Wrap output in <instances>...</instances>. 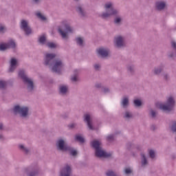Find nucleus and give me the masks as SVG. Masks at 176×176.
<instances>
[{"label":"nucleus","mask_w":176,"mask_h":176,"mask_svg":"<svg viewBox=\"0 0 176 176\" xmlns=\"http://www.w3.org/2000/svg\"><path fill=\"white\" fill-rule=\"evenodd\" d=\"M91 146L95 151L96 157H103L104 159H109L112 157V153H108L102 148V143L99 140H94L91 142Z\"/></svg>","instance_id":"nucleus-1"},{"label":"nucleus","mask_w":176,"mask_h":176,"mask_svg":"<svg viewBox=\"0 0 176 176\" xmlns=\"http://www.w3.org/2000/svg\"><path fill=\"white\" fill-rule=\"evenodd\" d=\"M18 75L19 78L22 79L28 93H34V91H35V89H36L35 83L34 82V79L30 78L24 69L19 70Z\"/></svg>","instance_id":"nucleus-2"},{"label":"nucleus","mask_w":176,"mask_h":176,"mask_svg":"<svg viewBox=\"0 0 176 176\" xmlns=\"http://www.w3.org/2000/svg\"><path fill=\"white\" fill-rule=\"evenodd\" d=\"M12 112L15 116H19L22 120H28L31 114L30 113V107L20 104H15L12 109Z\"/></svg>","instance_id":"nucleus-3"},{"label":"nucleus","mask_w":176,"mask_h":176,"mask_svg":"<svg viewBox=\"0 0 176 176\" xmlns=\"http://www.w3.org/2000/svg\"><path fill=\"white\" fill-rule=\"evenodd\" d=\"M62 24L65 30H63V28L61 27H58V32L59 35H60L62 39L67 41L69 38V34H74V28H72L67 21H63Z\"/></svg>","instance_id":"nucleus-4"},{"label":"nucleus","mask_w":176,"mask_h":176,"mask_svg":"<svg viewBox=\"0 0 176 176\" xmlns=\"http://www.w3.org/2000/svg\"><path fill=\"white\" fill-rule=\"evenodd\" d=\"M84 122L86 123L87 129L89 131H98L101 124H102L101 122H98L96 126H94L93 119L91 118V115L90 113H86L84 115Z\"/></svg>","instance_id":"nucleus-5"},{"label":"nucleus","mask_w":176,"mask_h":176,"mask_svg":"<svg viewBox=\"0 0 176 176\" xmlns=\"http://www.w3.org/2000/svg\"><path fill=\"white\" fill-rule=\"evenodd\" d=\"M175 107V99L173 96H169L165 104H160V109L166 113H170L174 111V107Z\"/></svg>","instance_id":"nucleus-6"},{"label":"nucleus","mask_w":176,"mask_h":176,"mask_svg":"<svg viewBox=\"0 0 176 176\" xmlns=\"http://www.w3.org/2000/svg\"><path fill=\"white\" fill-rule=\"evenodd\" d=\"M23 173L26 176H38L41 173V168L38 165H32L25 168Z\"/></svg>","instance_id":"nucleus-7"},{"label":"nucleus","mask_w":176,"mask_h":176,"mask_svg":"<svg viewBox=\"0 0 176 176\" xmlns=\"http://www.w3.org/2000/svg\"><path fill=\"white\" fill-rule=\"evenodd\" d=\"M64 67V63L63 60L60 58H56L54 60L52 65L50 69H51L52 72H55V74H58V75L61 74V71Z\"/></svg>","instance_id":"nucleus-8"},{"label":"nucleus","mask_w":176,"mask_h":176,"mask_svg":"<svg viewBox=\"0 0 176 176\" xmlns=\"http://www.w3.org/2000/svg\"><path fill=\"white\" fill-rule=\"evenodd\" d=\"M20 28L25 32V35L26 36H30V35H32L34 34V31L31 26L28 24V21L25 19H22L20 23Z\"/></svg>","instance_id":"nucleus-9"},{"label":"nucleus","mask_w":176,"mask_h":176,"mask_svg":"<svg viewBox=\"0 0 176 176\" xmlns=\"http://www.w3.org/2000/svg\"><path fill=\"white\" fill-rule=\"evenodd\" d=\"M113 45L116 49H124L126 47V39L123 36H116L113 39Z\"/></svg>","instance_id":"nucleus-10"},{"label":"nucleus","mask_w":176,"mask_h":176,"mask_svg":"<svg viewBox=\"0 0 176 176\" xmlns=\"http://www.w3.org/2000/svg\"><path fill=\"white\" fill-rule=\"evenodd\" d=\"M16 47V41L13 39H10L8 42L0 44V52H6L9 49L14 50Z\"/></svg>","instance_id":"nucleus-11"},{"label":"nucleus","mask_w":176,"mask_h":176,"mask_svg":"<svg viewBox=\"0 0 176 176\" xmlns=\"http://www.w3.org/2000/svg\"><path fill=\"white\" fill-rule=\"evenodd\" d=\"M56 146L57 151H60V152H67V149L69 145L67 144V140H65V139L59 138L56 142Z\"/></svg>","instance_id":"nucleus-12"},{"label":"nucleus","mask_w":176,"mask_h":176,"mask_svg":"<svg viewBox=\"0 0 176 176\" xmlns=\"http://www.w3.org/2000/svg\"><path fill=\"white\" fill-rule=\"evenodd\" d=\"M54 58H56V54H45L44 56V65L49 67V68H52V65H53L54 60H56Z\"/></svg>","instance_id":"nucleus-13"},{"label":"nucleus","mask_w":176,"mask_h":176,"mask_svg":"<svg viewBox=\"0 0 176 176\" xmlns=\"http://www.w3.org/2000/svg\"><path fill=\"white\" fill-rule=\"evenodd\" d=\"M96 54L100 58H108L111 54V50L109 48L101 47L96 49Z\"/></svg>","instance_id":"nucleus-14"},{"label":"nucleus","mask_w":176,"mask_h":176,"mask_svg":"<svg viewBox=\"0 0 176 176\" xmlns=\"http://www.w3.org/2000/svg\"><path fill=\"white\" fill-rule=\"evenodd\" d=\"M116 14H119V11L113 8L106 10V12H102L100 15H99V17H101V19H102L103 20H107V19H109L111 16H115Z\"/></svg>","instance_id":"nucleus-15"},{"label":"nucleus","mask_w":176,"mask_h":176,"mask_svg":"<svg viewBox=\"0 0 176 176\" xmlns=\"http://www.w3.org/2000/svg\"><path fill=\"white\" fill-rule=\"evenodd\" d=\"M164 68H166V65L164 63H161L157 66L154 67L152 69V74L154 76H160L164 72Z\"/></svg>","instance_id":"nucleus-16"},{"label":"nucleus","mask_w":176,"mask_h":176,"mask_svg":"<svg viewBox=\"0 0 176 176\" xmlns=\"http://www.w3.org/2000/svg\"><path fill=\"white\" fill-rule=\"evenodd\" d=\"M76 11L81 19H86V17H87V12H86L85 6L80 4L78 5L76 7Z\"/></svg>","instance_id":"nucleus-17"},{"label":"nucleus","mask_w":176,"mask_h":176,"mask_svg":"<svg viewBox=\"0 0 176 176\" xmlns=\"http://www.w3.org/2000/svg\"><path fill=\"white\" fill-rule=\"evenodd\" d=\"M72 167H71V166L68 164L63 166L59 172V176H72Z\"/></svg>","instance_id":"nucleus-18"},{"label":"nucleus","mask_w":176,"mask_h":176,"mask_svg":"<svg viewBox=\"0 0 176 176\" xmlns=\"http://www.w3.org/2000/svg\"><path fill=\"white\" fill-rule=\"evenodd\" d=\"M17 64H19L17 59L16 58H12L10 60V67L8 69V73L13 74L16 71V68H17Z\"/></svg>","instance_id":"nucleus-19"},{"label":"nucleus","mask_w":176,"mask_h":176,"mask_svg":"<svg viewBox=\"0 0 176 176\" xmlns=\"http://www.w3.org/2000/svg\"><path fill=\"white\" fill-rule=\"evenodd\" d=\"M69 93V90L67 85H60L58 86V94L62 97H67Z\"/></svg>","instance_id":"nucleus-20"},{"label":"nucleus","mask_w":176,"mask_h":176,"mask_svg":"<svg viewBox=\"0 0 176 176\" xmlns=\"http://www.w3.org/2000/svg\"><path fill=\"white\" fill-rule=\"evenodd\" d=\"M126 72L130 76L135 75V65L134 63H128L126 65Z\"/></svg>","instance_id":"nucleus-21"},{"label":"nucleus","mask_w":176,"mask_h":176,"mask_svg":"<svg viewBox=\"0 0 176 176\" xmlns=\"http://www.w3.org/2000/svg\"><path fill=\"white\" fill-rule=\"evenodd\" d=\"M171 45V50L168 52V57L169 58H174V57H176V43L174 41H172L170 42Z\"/></svg>","instance_id":"nucleus-22"},{"label":"nucleus","mask_w":176,"mask_h":176,"mask_svg":"<svg viewBox=\"0 0 176 176\" xmlns=\"http://www.w3.org/2000/svg\"><path fill=\"white\" fill-rule=\"evenodd\" d=\"M113 23L116 25V27H120V25L123 24V17L122 15L119 14H116L113 17Z\"/></svg>","instance_id":"nucleus-23"},{"label":"nucleus","mask_w":176,"mask_h":176,"mask_svg":"<svg viewBox=\"0 0 176 176\" xmlns=\"http://www.w3.org/2000/svg\"><path fill=\"white\" fill-rule=\"evenodd\" d=\"M155 10L158 12H162V10H164L166 8V2L163 1H157L155 4Z\"/></svg>","instance_id":"nucleus-24"},{"label":"nucleus","mask_w":176,"mask_h":176,"mask_svg":"<svg viewBox=\"0 0 176 176\" xmlns=\"http://www.w3.org/2000/svg\"><path fill=\"white\" fill-rule=\"evenodd\" d=\"M121 107L124 109H127L128 107H130V99L129 96H124L121 100Z\"/></svg>","instance_id":"nucleus-25"},{"label":"nucleus","mask_w":176,"mask_h":176,"mask_svg":"<svg viewBox=\"0 0 176 176\" xmlns=\"http://www.w3.org/2000/svg\"><path fill=\"white\" fill-rule=\"evenodd\" d=\"M134 115L133 114V112L130 110H126L123 113V118L124 120H126V122H129V120H131V119H133Z\"/></svg>","instance_id":"nucleus-26"},{"label":"nucleus","mask_w":176,"mask_h":176,"mask_svg":"<svg viewBox=\"0 0 176 176\" xmlns=\"http://www.w3.org/2000/svg\"><path fill=\"white\" fill-rule=\"evenodd\" d=\"M18 148L19 151L25 153V155H30L31 153V148L27 147L24 144H19Z\"/></svg>","instance_id":"nucleus-27"},{"label":"nucleus","mask_w":176,"mask_h":176,"mask_svg":"<svg viewBox=\"0 0 176 176\" xmlns=\"http://www.w3.org/2000/svg\"><path fill=\"white\" fill-rule=\"evenodd\" d=\"M140 156H141V166L142 167H146V166L149 164V162L148 161V158L146 157V155H145V153H142L140 154Z\"/></svg>","instance_id":"nucleus-28"},{"label":"nucleus","mask_w":176,"mask_h":176,"mask_svg":"<svg viewBox=\"0 0 176 176\" xmlns=\"http://www.w3.org/2000/svg\"><path fill=\"white\" fill-rule=\"evenodd\" d=\"M122 173L124 175L126 176L134 175V170H133V168H131V166L124 167Z\"/></svg>","instance_id":"nucleus-29"},{"label":"nucleus","mask_w":176,"mask_h":176,"mask_svg":"<svg viewBox=\"0 0 176 176\" xmlns=\"http://www.w3.org/2000/svg\"><path fill=\"white\" fill-rule=\"evenodd\" d=\"M78 75H79V70L74 69V74L71 76V81L73 83H76L77 82H79V77H78Z\"/></svg>","instance_id":"nucleus-30"},{"label":"nucleus","mask_w":176,"mask_h":176,"mask_svg":"<svg viewBox=\"0 0 176 176\" xmlns=\"http://www.w3.org/2000/svg\"><path fill=\"white\" fill-rule=\"evenodd\" d=\"M66 152H69L70 156H73V157L78 156V151L71 146H68L67 149H66Z\"/></svg>","instance_id":"nucleus-31"},{"label":"nucleus","mask_w":176,"mask_h":176,"mask_svg":"<svg viewBox=\"0 0 176 176\" xmlns=\"http://www.w3.org/2000/svg\"><path fill=\"white\" fill-rule=\"evenodd\" d=\"M8 89V81L0 80V90H6Z\"/></svg>","instance_id":"nucleus-32"},{"label":"nucleus","mask_w":176,"mask_h":176,"mask_svg":"<svg viewBox=\"0 0 176 176\" xmlns=\"http://www.w3.org/2000/svg\"><path fill=\"white\" fill-rule=\"evenodd\" d=\"M148 116L151 119H156V117L157 116V111H156V110L151 109L149 110Z\"/></svg>","instance_id":"nucleus-33"},{"label":"nucleus","mask_w":176,"mask_h":176,"mask_svg":"<svg viewBox=\"0 0 176 176\" xmlns=\"http://www.w3.org/2000/svg\"><path fill=\"white\" fill-rule=\"evenodd\" d=\"M162 78L165 82H168L170 80V74L167 72H164L162 74Z\"/></svg>","instance_id":"nucleus-34"},{"label":"nucleus","mask_w":176,"mask_h":176,"mask_svg":"<svg viewBox=\"0 0 176 176\" xmlns=\"http://www.w3.org/2000/svg\"><path fill=\"white\" fill-rule=\"evenodd\" d=\"M76 42L78 46H84L85 45V41L83 40V38L82 37H76Z\"/></svg>","instance_id":"nucleus-35"},{"label":"nucleus","mask_w":176,"mask_h":176,"mask_svg":"<svg viewBox=\"0 0 176 176\" xmlns=\"http://www.w3.org/2000/svg\"><path fill=\"white\" fill-rule=\"evenodd\" d=\"M38 43H40V45H46V36L45 35H42L38 38Z\"/></svg>","instance_id":"nucleus-36"},{"label":"nucleus","mask_w":176,"mask_h":176,"mask_svg":"<svg viewBox=\"0 0 176 176\" xmlns=\"http://www.w3.org/2000/svg\"><path fill=\"white\" fill-rule=\"evenodd\" d=\"M74 140L78 142H80V144H83L85 142V138L80 135H76Z\"/></svg>","instance_id":"nucleus-37"},{"label":"nucleus","mask_w":176,"mask_h":176,"mask_svg":"<svg viewBox=\"0 0 176 176\" xmlns=\"http://www.w3.org/2000/svg\"><path fill=\"white\" fill-rule=\"evenodd\" d=\"M113 8V3L112 2H107L104 3V8L105 10H109V9H112Z\"/></svg>","instance_id":"nucleus-38"},{"label":"nucleus","mask_w":176,"mask_h":176,"mask_svg":"<svg viewBox=\"0 0 176 176\" xmlns=\"http://www.w3.org/2000/svg\"><path fill=\"white\" fill-rule=\"evenodd\" d=\"M148 156H149L150 159H151L152 160H155V159L156 158V153H155V151L149 150L148 151Z\"/></svg>","instance_id":"nucleus-39"},{"label":"nucleus","mask_w":176,"mask_h":176,"mask_svg":"<svg viewBox=\"0 0 176 176\" xmlns=\"http://www.w3.org/2000/svg\"><path fill=\"white\" fill-rule=\"evenodd\" d=\"M133 104L137 108L141 107L142 105V102L139 99H136L133 100Z\"/></svg>","instance_id":"nucleus-40"},{"label":"nucleus","mask_w":176,"mask_h":176,"mask_svg":"<svg viewBox=\"0 0 176 176\" xmlns=\"http://www.w3.org/2000/svg\"><path fill=\"white\" fill-rule=\"evenodd\" d=\"M46 46H47V47H49L50 49H56V47H57V45L52 42L47 43Z\"/></svg>","instance_id":"nucleus-41"},{"label":"nucleus","mask_w":176,"mask_h":176,"mask_svg":"<svg viewBox=\"0 0 176 176\" xmlns=\"http://www.w3.org/2000/svg\"><path fill=\"white\" fill-rule=\"evenodd\" d=\"M6 25L0 23V34H5V32H6Z\"/></svg>","instance_id":"nucleus-42"},{"label":"nucleus","mask_w":176,"mask_h":176,"mask_svg":"<svg viewBox=\"0 0 176 176\" xmlns=\"http://www.w3.org/2000/svg\"><path fill=\"white\" fill-rule=\"evenodd\" d=\"M102 93H104V94H108V93H111V89L107 87H102L101 88Z\"/></svg>","instance_id":"nucleus-43"},{"label":"nucleus","mask_w":176,"mask_h":176,"mask_svg":"<svg viewBox=\"0 0 176 176\" xmlns=\"http://www.w3.org/2000/svg\"><path fill=\"white\" fill-rule=\"evenodd\" d=\"M94 69L97 72L101 71V65L100 63H95L94 65Z\"/></svg>","instance_id":"nucleus-44"},{"label":"nucleus","mask_w":176,"mask_h":176,"mask_svg":"<svg viewBox=\"0 0 176 176\" xmlns=\"http://www.w3.org/2000/svg\"><path fill=\"white\" fill-rule=\"evenodd\" d=\"M36 16L43 21H46V18L45 16H43L41 12H37L36 14Z\"/></svg>","instance_id":"nucleus-45"},{"label":"nucleus","mask_w":176,"mask_h":176,"mask_svg":"<svg viewBox=\"0 0 176 176\" xmlns=\"http://www.w3.org/2000/svg\"><path fill=\"white\" fill-rule=\"evenodd\" d=\"M105 174L107 176H117L116 173L112 170H107Z\"/></svg>","instance_id":"nucleus-46"},{"label":"nucleus","mask_w":176,"mask_h":176,"mask_svg":"<svg viewBox=\"0 0 176 176\" xmlns=\"http://www.w3.org/2000/svg\"><path fill=\"white\" fill-rule=\"evenodd\" d=\"M60 118H62V119L67 120V119H68V118H69V113H63L60 114Z\"/></svg>","instance_id":"nucleus-47"},{"label":"nucleus","mask_w":176,"mask_h":176,"mask_svg":"<svg viewBox=\"0 0 176 176\" xmlns=\"http://www.w3.org/2000/svg\"><path fill=\"white\" fill-rule=\"evenodd\" d=\"M113 140H115V137L113 136V135H109L107 137V140L109 142H112Z\"/></svg>","instance_id":"nucleus-48"},{"label":"nucleus","mask_w":176,"mask_h":176,"mask_svg":"<svg viewBox=\"0 0 176 176\" xmlns=\"http://www.w3.org/2000/svg\"><path fill=\"white\" fill-rule=\"evenodd\" d=\"M68 129L69 130H73V129H75L76 127V123H72L67 126Z\"/></svg>","instance_id":"nucleus-49"},{"label":"nucleus","mask_w":176,"mask_h":176,"mask_svg":"<svg viewBox=\"0 0 176 176\" xmlns=\"http://www.w3.org/2000/svg\"><path fill=\"white\" fill-rule=\"evenodd\" d=\"M3 130H5V125L2 122H0V131H3Z\"/></svg>","instance_id":"nucleus-50"},{"label":"nucleus","mask_w":176,"mask_h":176,"mask_svg":"<svg viewBox=\"0 0 176 176\" xmlns=\"http://www.w3.org/2000/svg\"><path fill=\"white\" fill-rule=\"evenodd\" d=\"M33 3H34L35 5H39V3H41V0H32Z\"/></svg>","instance_id":"nucleus-51"},{"label":"nucleus","mask_w":176,"mask_h":176,"mask_svg":"<svg viewBox=\"0 0 176 176\" xmlns=\"http://www.w3.org/2000/svg\"><path fill=\"white\" fill-rule=\"evenodd\" d=\"M95 87H96V89H101V87H102L101 83H96V84L95 85Z\"/></svg>","instance_id":"nucleus-52"},{"label":"nucleus","mask_w":176,"mask_h":176,"mask_svg":"<svg viewBox=\"0 0 176 176\" xmlns=\"http://www.w3.org/2000/svg\"><path fill=\"white\" fill-rule=\"evenodd\" d=\"M131 146H133V144L127 143V144H126L127 149H129V150L131 149Z\"/></svg>","instance_id":"nucleus-53"},{"label":"nucleus","mask_w":176,"mask_h":176,"mask_svg":"<svg viewBox=\"0 0 176 176\" xmlns=\"http://www.w3.org/2000/svg\"><path fill=\"white\" fill-rule=\"evenodd\" d=\"M5 140V136L3 134L0 133V141H3Z\"/></svg>","instance_id":"nucleus-54"},{"label":"nucleus","mask_w":176,"mask_h":176,"mask_svg":"<svg viewBox=\"0 0 176 176\" xmlns=\"http://www.w3.org/2000/svg\"><path fill=\"white\" fill-rule=\"evenodd\" d=\"M151 129V130H153V131H155V130H156V126L152 125Z\"/></svg>","instance_id":"nucleus-55"},{"label":"nucleus","mask_w":176,"mask_h":176,"mask_svg":"<svg viewBox=\"0 0 176 176\" xmlns=\"http://www.w3.org/2000/svg\"><path fill=\"white\" fill-rule=\"evenodd\" d=\"M74 2H76V3H78V2H80V0H73Z\"/></svg>","instance_id":"nucleus-56"}]
</instances>
